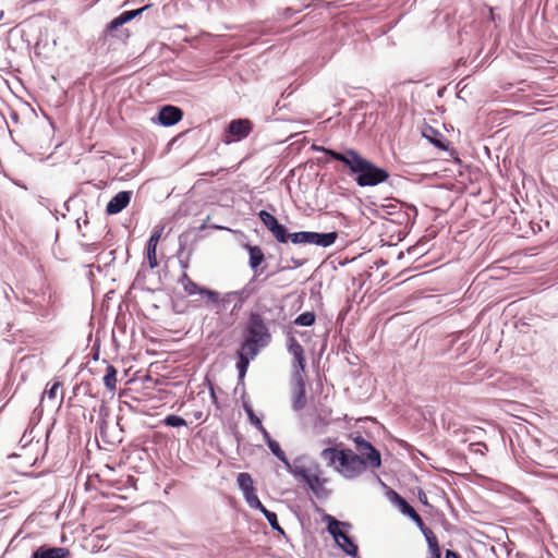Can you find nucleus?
Here are the masks:
<instances>
[{
    "label": "nucleus",
    "instance_id": "nucleus-1",
    "mask_svg": "<svg viewBox=\"0 0 558 558\" xmlns=\"http://www.w3.org/2000/svg\"><path fill=\"white\" fill-rule=\"evenodd\" d=\"M322 458L347 478L356 477L364 472V463L351 449L326 448L322 451Z\"/></svg>",
    "mask_w": 558,
    "mask_h": 558
},
{
    "label": "nucleus",
    "instance_id": "nucleus-2",
    "mask_svg": "<svg viewBox=\"0 0 558 558\" xmlns=\"http://www.w3.org/2000/svg\"><path fill=\"white\" fill-rule=\"evenodd\" d=\"M294 474L308 485L316 497L324 498L328 495V490L325 487L328 483V478L325 476L320 464L315 462L307 466L296 468Z\"/></svg>",
    "mask_w": 558,
    "mask_h": 558
},
{
    "label": "nucleus",
    "instance_id": "nucleus-3",
    "mask_svg": "<svg viewBox=\"0 0 558 558\" xmlns=\"http://www.w3.org/2000/svg\"><path fill=\"white\" fill-rule=\"evenodd\" d=\"M351 439L357 451L356 454L360 456V460L364 463V471L367 468L376 470L381 466L380 452L369 441L365 440L361 435L352 436Z\"/></svg>",
    "mask_w": 558,
    "mask_h": 558
},
{
    "label": "nucleus",
    "instance_id": "nucleus-4",
    "mask_svg": "<svg viewBox=\"0 0 558 558\" xmlns=\"http://www.w3.org/2000/svg\"><path fill=\"white\" fill-rule=\"evenodd\" d=\"M246 339L255 341L262 347L268 345L271 335L260 314L252 313L246 325Z\"/></svg>",
    "mask_w": 558,
    "mask_h": 558
},
{
    "label": "nucleus",
    "instance_id": "nucleus-5",
    "mask_svg": "<svg viewBox=\"0 0 558 558\" xmlns=\"http://www.w3.org/2000/svg\"><path fill=\"white\" fill-rule=\"evenodd\" d=\"M146 9H148V5L137 10L123 12L107 25L106 34L110 37L125 41L130 37V32L126 28H122V26L134 17L141 15Z\"/></svg>",
    "mask_w": 558,
    "mask_h": 558
},
{
    "label": "nucleus",
    "instance_id": "nucleus-6",
    "mask_svg": "<svg viewBox=\"0 0 558 558\" xmlns=\"http://www.w3.org/2000/svg\"><path fill=\"white\" fill-rule=\"evenodd\" d=\"M389 173L366 159L355 181L360 186H374L385 182Z\"/></svg>",
    "mask_w": 558,
    "mask_h": 558
},
{
    "label": "nucleus",
    "instance_id": "nucleus-7",
    "mask_svg": "<svg viewBox=\"0 0 558 558\" xmlns=\"http://www.w3.org/2000/svg\"><path fill=\"white\" fill-rule=\"evenodd\" d=\"M253 130V123L248 119H234L226 129L222 135V142L225 144H231L233 142H240L246 138Z\"/></svg>",
    "mask_w": 558,
    "mask_h": 558
},
{
    "label": "nucleus",
    "instance_id": "nucleus-8",
    "mask_svg": "<svg viewBox=\"0 0 558 558\" xmlns=\"http://www.w3.org/2000/svg\"><path fill=\"white\" fill-rule=\"evenodd\" d=\"M262 348L263 347L256 343L255 341H251L246 338L244 339L240 349L238 350L236 368L239 371L240 380L244 379L250 365V361L253 360L258 354Z\"/></svg>",
    "mask_w": 558,
    "mask_h": 558
},
{
    "label": "nucleus",
    "instance_id": "nucleus-9",
    "mask_svg": "<svg viewBox=\"0 0 558 558\" xmlns=\"http://www.w3.org/2000/svg\"><path fill=\"white\" fill-rule=\"evenodd\" d=\"M328 156L343 163L351 175H359L366 159L355 149L348 148L343 153L328 151Z\"/></svg>",
    "mask_w": 558,
    "mask_h": 558
},
{
    "label": "nucleus",
    "instance_id": "nucleus-10",
    "mask_svg": "<svg viewBox=\"0 0 558 558\" xmlns=\"http://www.w3.org/2000/svg\"><path fill=\"white\" fill-rule=\"evenodd\" d=\"M178 281L183 287V290L187 295L201 294L206 296L208 302L211 304H218L220 301L218 292L199 287L192 280L186 271L182 272Z\"/></svg>",
    "mask_w": 558,
    "mask_h": 558
},
{
    "label": "nucleus",
    "instance_id": "nucleus-11",
    "mask_svg": "<svg viewBox=\"0 0 558 558\" xmlns=\"http://www.w3.org/2000/svg\"><path fill=\"white\" fill-rule=\"evenodd\" d=\"M238 485L243 493L244 499L251 508L262 507V502L256 495L254 481L250 473L242 472L236 477Z\"/></svg>",
    "mask_w": 558,
    "mask_h": 558
},
{
    "label": "nucleus",
    "instance_id": "nucleus-12",
    "mask_svg": "<svg viewBox=\"0 0 558 558\" xmlns=\"http://www.w3.org/2000/svg\"><path fill=\"white\" fill-rule=\"evenodd\" d=\"M306 405V388L303 375L299 371L294 374V389L292 398V407L295 411L304 409Z\"/></svg>",
    "mask_w": 558,
    "mask_h": 558
},
{
    "label": "nucleus",
    "instance_id": "nucleus-13",
    "mask_svg": "<svg viewBox=\"0 0 558 558\" xmlns=\"http://www.w3.org/2000/svg\"><path fill=\"white\" fill-rule=\"evenodd\" d=\"M163 228H159L153 231L147 245H146V258L149 268L154 269L158 267L159 263L157 259V246L161 239Z\"/></svg>",
    "mask_w": 558,
    "mask_h": 558
},
{
    "label": "nucleus",
    "instance_id": "nucleus-14",
    "mask_svg": "<svg viewBox=\"0 0 558 558\" xmlns=\"http://www.w3.org/2000/svg\"><path fill=\"white\" fill-rule=\"evenodd\" d=\"M183 117V112L180 108L168 105L159 111V122L162 125L170 126L178 123Z\"/></svg>",
    "mask_w": 558,
    "mask_h": 558
},
{
    "label": "nucleus",
    "instance_id": "nucleus-15",
    "mask_svg": "<svg viewBox=\"0 0 558 558\" xmlns=\"http://www.w3.org/2000/svg\"><path fill=\"white\" fill-rule=\"evenodd\" d=\"M131 201V192L121 191L116 194L107 204L106 211L109 215H116L123 210Z\"/></svg>",
    "mask_w": 558,
    "mask_h": 558
},
{
    "label": "nucleus",
    "instance_id": "nucleus-16",
    "mask_svg": "<svg viewBox=\"0 0 558 558\" xmlns=\"http://www.w3.org/2000/svg\"><path fill=\"white\" fill-rule=\"evenodd\" d=\"M70 554L65 547L40 546L33 553L32 558H69Z\"/></svg>",
    "mask_w": 558,
    "mask_h": 558
},
{
    "label": "nucleus",
    "instance_id": "nucleus-17",
    "mask_svg": "<svg viewBox=\"0 0 558 558\" xmlns=\"http://www.w3.org/2000/svg\"><path fill=\"white\" fill-rule=\"evenodd\" d=\"M288 350H289V353L294 357V361L298 364L296 371H299L300 374H303L305 372V365H306L303 347L300 344V342L295 338L291 337L289 339Z\"/></svg>",
    "mask_w": 558,
    "mask_h": 558
},
{
    "label": "nucleus",
    "instance_id": "nucleus-18",
    "mask_svg": "<svg viewBox=\"0 0 558 558\" xmlns=\"http://www.w3.org/2000/svg\"><path fill=\"white\" fill-rule=\"evenodd\" d=\"M423 136L441 150L448 149V142L445 136L432 126L423 130Z\"/></svg>",
    "mask_w": 558,
    "mask_h": 558
},
{
    "label": "nucleus",
    "instance_id": "nucleus-19",
    "mask_svg": "<svg viewBox=\"0 0 558 558\" xmlns=\"http://www.w3.org/2000/svg\"><path fill=\"white\" fill-rule=\"evenodd\" d=\"M338 238L337 232H329V233H317V232H311V244H315L323 247H328L332 245Z\"/></svg>",
    "mask_w": 558,
    "mask_h": 558
},
{
    "label": "nucleus",
    "instance_id": "nucleus-20",
    "mask_svg": "<svg viewBox=\"0 0 558 558\" xmlns=\"http://www.w3.org/2000/svg\"><path fill=\"white\" fill-rule=\"evenodd\" d=\"M117 369L113 365H107L106 373L104 375V385L106 388L113 392L117 389Z\"/></svg>",
    "mask_w": 558,
    "mask_h": 558
},
{
    "label": "nucleus",
    "instance_id": "nucleus-21",
    "mask_svg": "<svg viewBox=\"0 0 558 558\" xmlns=\"http://www.w3.org/2000/svg\"><path fill=\"white\" fill-rule=\"evenodd\" d=\"M340 547L352 557H355L357 554V546L352 542V539L345 534L342 533L340 536V541L338 542Z\"/></svg>",
    "mask_w": 558,
    "mask_h": 558
},
{
    "label": "nucleus",
    "instance_id": "nucleus-22",
    "mask_svg": "<svg viewBox=\"0 0 558 558\" xmlns=\"http://www.w3.org/2000/svg\"><path fill=\"white\" fill-rule=\"evenodd\" d=\"M425 537L428 543L430 558H440L441 553H440L437 537L435 536L434 532L428 531L427 533H425Z\"/></svg>",
    "mask_w": 558,
    "mask_h": 558
},
{
    "label": "nucleus",
    "instance_id": "nucleus-23",
    "mask_svg": "<svg viewBox=\"0 0 558 558\" xmlns=\"http://www.w3.org/2000/svg\"><path fill=\"white\" fill-rule=\"evenodd\" d=\"M250 266L252 268H257L264 260L265 256L259 246H250Z\"/></svg>",
    "mask_w": 558,
    "mask_h": 558
},
{
    "label": "nucleus",
    "instance_id": "nucleus-24",
    "mask_svg": "<svg viewBox=\"0 0 558 558\" xmlns=\"http://www.w3.org/2000/svg\"><path fill=\"white\" fill-rule=\"evenodd\" d=\"M254 509H258L265 515V518L267 519V521L269 522L270 526L274 530H277V531L283 533V530L279 525L277 514L275 512L266 509V507L263 504H262V507H255Z\"/></svg>",
    "mask_w": 558,
    "mask_h": 558
},
{
    "label": "nucleus",
    "instance_id": "nucleus-25",
    "mask_svg": "<svg viewBox=\"0 0 558 558\" xmlns=\"http://www.w3.org/2000/svg\"><path fill=\"white\" fill-rule=\"evenodd\" d=\"M244 410H245L252 425H254L257 429H259L264 437H268V432L263 426V423L259 420V417L255 415L253 409L250 405L244 404Z\"/></svg>",
    "mask_w": 558,
    "mask_h": 558
},
{
    "label": "nucleus",
    "instance_id": "nucleus-26",
    "mask_svg": "<svg viewBox=\"0 0 558 558\" xmlns=\"http://www.w3.org/2000/svg\"><path fill=\"white\" fill-rule=\"evenodd\" d=\"M267 440V445L270 449V451L282 462H288L284 451L281 449L280 445L271 439L270 435L268 434V437H264Z\"/></svg>",
    "mask_w": 558,
    "mask_h": 558
},
{
    "label": "nucleus",
    "instance_id": "nucleus-27",
    "mask_svg": "<svg viewBox=\"0 0 558 558\" xmlns=\"http://www.w3.org/2000/svg\"><path fill=\"white\" fill-rule=\"evenodd\" d=\"M316 320V316L313 312H305L300 314L295 320L294 324L298 326H312L314 325Z\"/></svg>",
    "mask_w": 558,
    "mask_h": 558
},
{
    "label": "nucleus",
    "instance_id": "nucleus-28",
    "mask_svg": "<svg viewBox=\"0 0 558 558\" xmlns=\"http://www.w3.org/2000/svg\"><path fill=\"white\" fill-rule=\"evenodd\" d=\"M258 217L268 230L279 223L277 218L266 210H260Z\"/></svg>",
    "mask_w": 558,
    "mask_h": 558
},
{
    "label": "nucleus",
    "instance_id": "nucleus-29",
    "mask_svg": "<svg viewBox=\"0 0 558 558\" xmlns=\"http://www.w3.org/2000/svg\"><path fill=\"white\" fill-rule=\"evenodd\" d=\"M271 234L275 236V239L280 243H287L288 241V233L286 228L278 223L271 230H269Z\"/></svg>",
    "mask_w": 558,
    "mask_h": 558
},
{
    "label": "nucleus",
    "instance_id": "nucleus-30",
    "mask_svg": "<svg viewBox=\"0 0 558 558\" xmlns=\"http://www.w3.org/2000/svg\"><path fill=\"white\" fill-rule=\"evenodd\" d=\"M311 232L308 231H301L288 234V240L290 239L292 243L294 244H301V243H310Z\"/></svg>",
    "mask_w": 558,
    "mask_h": 558
},
{
    "label": "nucleus",
    "instance_id": "nucleus-31",
    "mask_svg": "<svg viewBox=\"0 0 558 558\" xmlns=\"http://www.w3.org/2000/svg\"><path fill=\"white\" fill-rule=\"evenodd\" d=\"M62 387V383L59 380H56L51 384L49 388H47L44 392V398H48L49 400H56L59 393L60 388Z\"/></svg>",
    "mask_w": 558,
    "mask_h": 558
},
{
    "label": "nucleus",
    "instance_id": "nucleus-32",
    "mask_svg": "<svg viewBox=\"0 0 558 558\" xmlns=\"http://www.w3.org/2000/svg\"><path fill=\"white\" fill-rule=\"evenodd\" d=\"M342 523L339 522L338 520L333 519V518H330V521L328 523V532L335 537V539L337 542L340 541V536L342 535V531L340 530V525Z\"/></svg>",
    "mask_w": 558,
    "mask_h": 558
},
{
    "label": "nucleus",
    "instance_id": "nucleus-33",
    "mask_svg": "<svg viewBox=\"0 0 558 558\" xmlns=\"http://www.w3.org/2000/svg\"><path fill=\"white\" fill-rule=\"evenodd\" d=\"M396 497H397V500H398L401 511L404 514L409 515L410 518L414 517V514L416 512L415 509L411 505H409L407 502V500L403 499L402 497H400L399 495H396Z\"/></svg>",
    "mask_w": 558,
    "mask_h": 558
},
{
    "label": "nucleus",
    "instance_id": "nucleus-34",
    "mask_svg": "<svg viewBox=\"0 0 558 558\" xmlns=\"http://www.w3.org/2000/svg\"><path fill=\"white\" fill-rule=\"evenodd\" d=\"M165 424L168 426H171V427H180V426H185L186 422L184 418L172 414V415H168L165 418Z\"/></svg>",
    "mask_w": 558,
    "mask_h": 558
},
{
    "label": "nucleus",
    "instance_id": "nucleus-35",
    "mask_svg": "<svg viewBox=\"0 0 558 558\" xmlns=\"http://www.w3.org/2000/svg\"><path fill=\"white\" fill-rule=\"evenodd\" d=\"M469 449L471 452L478 453L481 456H485L488 451L487 445L481 441L470 444Z\"/></svg>",
    "mask_w": 558,
    "mask_h": 558
},
{
    "label": "nucleus",
    "instance_id": "nucleus-36",
    "mask_svg": "<svg viewBox=\"0 0 558 558\" xmlns=\"http://www.w3.org/2000/svg\"><path fill=\"white\" fill-rule=\"evenodd\" d=\"M411 519L416 523V525L421 529V531L423 532V534H424V535H425V533H427L428 531H432L430 529H428V527L424 524V522H423V520H422L421 515H420L417 512H415L414 517H412Z\"/></svg>",
    "mask_w": 558,
    "mask_h": 558
},
{
    "label": "nucleus",
    "instance_id": "nucleus-37",
    "mask_svg": "<svg viewBox=\"0 0 558 558\" xmlns=\"http://www.w3.org/2000/svg\"><path fill=\"white\" fill-rule=\"evenodd\" d=\"M411 519L416 523V525L421 529V531L423 532V534H424V535H425V533H427L428 531H432L430 529H428V527L424 524V522H423V520H422L421 515H420L417 512H415L414 517H412Z\"/></svg>",
    "mask_w": 558,
    "mask_h": 558
},
{
    "label": "nucleus",
    "instance_id": "nucleus-38",
    "mask_svg": "<svg viewBox=\"0 0 558 558\" xmlns=\"http://www.w3.org/2000/svg\"><path fill=\"white\" fill-rule=\"evenodd\" d=\"M312 148L314 150H316V151H323L326 155H328V151H335L333 149H329V148H326V147H323V146H317V145H313Z\"/></svg>",
    "mask_w": 558,
    "mask_h": 558
},
{
    "label": "nucleus",
    "instance_id": "nucleus-39",
    "mask_svg": "<svg viewBox=\"0 0 558 558\" xmlns=\"http://www.w3.org/2000/svg\"><path fill=\"white\" fill-rule=\"evenodd\" d=\"M446 558H461V557L456 551L447 550L446 551Z\"/></svg>",
    "mask_w": 558,
    "mask_h": 558
},
{
    "label": "nucleus",
    "instance_id": "nucleus-40",
    "mask_svg": "<svg viewBox=\"0 0 558 558\" xmlns=\"http://www.w3.org/2000/svg\"><path fill=\"white\" fill-rule=\"evenodd\" d=\"M231 296H236V298H239V296H240V292H236V291H235V292H230V293H228V294L226 295V299H223L222 301H223V302H225V301H228Z\"/></svg>",
    "mask_w": 558,
    "mask_h": 558
},
{
    "label": "nucleus",
    "instance_id": "nucleus-41",
    "mask_svg": "<svg viewBox=\"0 0 558 558\" xmlns=\"http://www.w3.org/2000/svg\"><path fill=\"white\" fill-rule=\"evenodd\" d=\"M181 266L183 269H186L189 267V263L187 262H181Z\"/></svg>",
    "mask_w": 558,
    "mask_h": 558
},
{
    "label": "nucleus",
    "instance_id": "nucleus-42",
    "mask_svg": "<svg viewBox=\"0 0 558 558\" xmlns=\"http://www.w3.org/2000/svg\"><path fill=\"white\" fill-rule=\"evenodd\" d=\"M210 390H211V397H213V399H214V400H216V395H215L214 388L211 387V389H210Z\"/></svg>",
    "mask_w": 558,
    "mask_h": 558
},
{
    "label": "nucleus",
    "instance_id": "nucleus-43",
    "mask_svg": "<svg viewBox=\"0 0 558 558\" xmlns=\"http://www.w3.org/2000/svg\"><path fill=\"white\" fill-rule=\"evenodd\" d=\"M63 401V393L61 392V397H60V400H59V404H61Z\"/></svg>",
    "mask_w": 558,
    "mask_h": 558
}]
</instances>
